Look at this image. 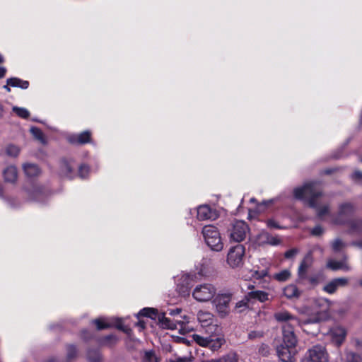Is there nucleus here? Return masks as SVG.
<instances>
[{
  "mask_svg": "<svg viewBox=\"0 0 362 362\" xmlns=\"http://www.w3.org/2000/svg\"><path fill=\"white\" fill-rule=\"evenodd\" d=\"M273 202V200L272 199H270V200H268V201H264L263 202L262 204H265V205H268V204H270Z\"/></svg>",
  "mask_w": 362,
  "mask_h": 362,
  "instance_id": "58",
  "label": "nucleus"
},
{
  "mask_svg": "<svg viewBox=\"0 0 362 362\" xmlns=\"http://www.w3.org/2000/svg\"><path fill=\"white\" fill-rule=\"evenodd\" d=\"M225 343V339L222 337H218L214 338V335L210 334V339L207 347L212 351H216L221 347Z\"/></svg>",
  "mask_w": 362,
  "mask_h": 362,
  "instance_id": "26",
  "label": "nucleus"
},
{
  "mask_svg": "<svg viewBox=\"0 0 362 362\" xmlns=\"http://www.w3.org/2000/svg\"><path fill=\"white\" fill-rule=\"evenodd\" d=\"M329 334L332 343L339 346L346 339V330L343 327L336 326L330 329Z\"/></svg>",
  "mask_w": 362,
  "mask_h": 362,
  "instance_id": "17",
  "label": "nucleus"
},
{
  "mask_svg": "<svg viewBox=\"0 0 362 362\" xmlns=\"http://www.w3.org/2000/svg\"><path fill=\"white\" fill-rule=\"evenodd\" d=\"M12 110L18 117L23 119H27L30 116V112L25 107L13 106Z\"/></svg>",
  "mask_w": 362,
  "mask_h": 362,
  "instance_id": "32",
  "label": "nucleus"
},
{
  "mask_svg": "<svg viewBox=\"0 0 362 362\" xmlns=\"http://www.w3.org/2000/svg\"><path fill=\"white\" fill-rule=\"evenodd\" d=\"M347 284L348 279L346 278H337L327 283L323 287V290L327 293L332 294L339 287L345 286Z\"/></svg>",
  "mask_w": 362,
  "mask_h": 362,
  "instance_id": "22",
  "label": "nucleus"
},
{
  "mask_svg": "<svg viewBox=\"0 0 362 362\" xmlns=\"http://www.w3.org/2000/svg\"><path fill=\"white\" fill-rule=\"evenodd\" d=\"M313 262V256L310 253L305 255L301 262L298 271V279L302 281L308 277V270L311 267Z\"/></svg>",
  "mask_w": 362,
  "mask_h": 362,
  "instance_id": "18",
  "label": "nucleus"
},
{
  "mask_svg": "<svg viewBox=\"0 0 362 362\" xmlns=\"http://www.w3.org/2000/svg\"><path fill=\"white\" fill-rule=\"evenodd\" d=\"M10 86H10V85H8V84L6 83V84L5 86H4V87H3V88H4L5 90H6V91H7V92H10V91H11Z\"/></svg>",
  "mask_w": 362,
  "mask_h": 362,
  "instance_id": "56",
  "label": "nucleus"
},
{
  "mask_svg": "<svg viewBox=\"0 0 362 362\" xmlns=\"http://www.w3.org/2000/svg\"><path fill=\"white\" fill-rule=\"evenodd\" d=\"M75 165L72 160L63 159L60 162L59 174L68 179L74 177V168Z\"/></svg>",
  "mask_w": 362,
  "mask_h": 362,
  "instance_id": "19",
  "label": "nucleus"
},
{
  "mask_svg": "<svg viewBox=\"0 0 362 362\" xmlns=\"http://www.w3.org/2000/svg\"><path fill=\"white\" fill-rule=\"evenodd\" d=\"M77 356V350L75 346L69 345L66 347V358L68 361L74 359Z\"/></svg>",
  "mask_w": 362,
  "mask_h": 362,
  "instance_id": "39",
  "label": "nucleus"
},
{
  "mask_svg": "<svg viewBox=\"0 0 362 362\" xmlns=\"http://www.w3.org/2000/svg\"><path fill=\"white\" fill-rule=\"evenodd\" d=\"M202 233L206 244L211 250L219 252L223 250V243L216 227L211 225L205 226L202 228Z\"/></svg>",
  "mask_w": 362,
  "mask_h": 362,
  "instance_id": "4",
  "label": "nucleus"
},
{
  "mask_svg": "<svg viewBox=\"0 0 362 362\" xmlns=\"http://www.w3.org/2000/svg\"><path fill=\"white\" fill-rule=\"evenodd\" d=\"M167 362H191V358L187 356L180 357L175 356L169 358Z\"/></svg>",
  "mask_w": 362,
  "mask_h": 362,
  "instance_id": "45",
  "label": "nucleus"
},
{
  "mask_svg": "<svg viewBox=\"0 0 362 362\" xmlns=\"http://www.w3.org/2000/svg\"><path fill=\"white\" fill-rule=\"evenodd\" d=\"M323 232H324V229L322 226H316L315 227H314L312 229L311 233L313 235L318 236V235H322L323 233Z\"/></svg>",
  "mask_w": 362,
  "mask_h": 362,
  "instance_id": "49",
  "label": "nucleus"
},
{
  "mask_svg": "<svg viewBox=\"0 0 362 362\" xmlns=\"http://www.w3.org/2000/svg\"><path fill=\"white\" fill-rule=\"evenodd\" d=\"M276 353L282 362H292L296 354V349L282 344L277 347Z\"/></svg>",
  "mask_w": 362,
  "mask_h": 362,
  "instance_id": "15",
  "label": "nucleus"
},
{
  "mask_svg": "<svg viewBox=\"0 0 362 362\" xmlns=\"http://www.w3.org/2000/svg\"><path fill=\"white\" fill-rule=\"evenodd\" d=\"M293 196L297 199L306 201L310 207L316 210L320 218H323L329 212L328 205H320L319 199L322 196V192L320 185L316 182H307L302 187L295 188Z\"/></svg>",
  "mask_w": 362,
  "mask_h": 362,
  "instance_id": "3",
  "label": "nucleus"
},
{
  "mask_svg": "<svg viewBox=\"0 0 362 362\" xmlns=\"http://www.w3.org/2000/svg\"><path fill=\"white\" fill-rule=\"evenodd\" d=\"M350 232L351 233H361L362 232V221L354 220L350 223Z\"/></svg>",
  "mask_w": 362,
  "mask_h": 362,
  "instance_id": "35",
  "label": "nucleus"
},
{
  "mask_svg": "<svg viewBox=\"0 0 362 362\" xmlns=\"http://www.w3.org/2000/svg\"><path fill=\"white\" fill-rule=\"evenodd\" d=\"M117 341V338L114 335H108L103 339V343L109 346L112 345Z\"/></svg>",
  "mask_w": 362,
  "mask_h": 362,
  "instance_id": "46",
  "label": "nucleus"
},
{
  "mask_svg": "<svg viewBox=\"0 0 362 362\" xmlns=\"http://www.w3.org/2000/svg\"><path fill=\"white\" fill-rule=\"evenodd\" d=\"M245 253V249L243 245L230 247L227 255V264L233 269L243 266Z\"/></svg>",
  "mask_w": 362,
  "mask_h": 362,
  "instance_id": "9",
  "label": "nucleus"
},
{
  "mask_svg": "<svg viewBox=\"0 0 362 362\" xmlns=\"http://www.w3.org/2000/svg\"><path fill=\"white\" fill-rule=\"evenodd\" d=\"M358 284H359V285H360L361 286H362V279H360V281H359Z\"/></svg>",
  "mask_w": 362,
  "mask_h": 362,
  "instance_id": "62",
  "label": "nucleus"
},
{
  "mask_svg": "<svg viewBox=\"0 0 362 362\" xmlns=\"http://www.w3.org/2000/svg\"><path fill=\"white\" fill-rule=\"evenodd\" d=\"M181 310L179 308L169 309L163 313H158V310L151 308H145L140 310L139 315L148 317L151 319L158 318L160 326L164 329H177L182 334L189 332L187 325L189 318L187 316H180Z\"/></svg>",
  "mask_w": 362,
  "mask_h": 362,
  "instance_id": "2",
  "label": "nucleus"
},
{
  "mask_svg": "<svg viewBox=\"0 0 362 362\" xmlns=\"http://www.w3.org/2000/svg\"><path fill=\"white\" fill-rule=\"evenodd\" d=\"M90 168L86 165H81L78 168V175L81 178H86L89 174Z\"/></svg>",
  "mask_w": 362,
  "mask_h": 362,
  "instance_id": "44",
  "label": "nucleus"
},
{
  "mask_svg": "<svg viewBox=\"0 0 362 362\" xmlns=\"http://www.w3.org/2000/svg\"><path fill=\"white\" fill-rule=\"evenodd\" d=\"M6 69L4 67H0V78L5 76Z\"/></svg>",
  "mask_w": 362,
  "mask_h": 362,
  "instance_id": "54",
  "label": "nucleus"
},
{
  "mask_svg": "<svg viewBox=\"0 0 362 362\" xmlns=\"http://www.w3.org/2000/svg\"><path fill=\"white\" fill-rule=\"evenodd\" d=\"M247 288L252 290L247 294V298H249L250 300L255 299L263 303L268 300V293L267 292L259 290L254 291L255 286L252 284H249Z\"/></svg>",
  "mask_w": 362,
  "mask_h": 362,
  "instance_id": "23",
  "label": "nucleus"
},
{
  "mask_svg": "<svg viewBox=\"0 0 362 362\" xmlns=\"http://www.w3.org/2000/svg\"><path fill=\"white\" fill-rule=\"evenodd\" d=\"M267 226L269 228H274V229H281L282 228V227H281L277 222H276L273 219H268L267 221Z\"/></svg>",
  "mask_w": 362,
  "mask_h": 362,
  "instance_id": "47",
  "label": "nucleus"
},
{
  "mask_svg": "<svg viewBox=\"0 0 362 362\" xmlns=\"http://www.w3.org/2000/svg\"><path fill=\"white\" fill-rule=\"evenodd\" d=\"M197 320L205 332L211 335L218 334L221 328L216 323L214 315L208 311L200 310L197 313Z\"/></svg>",
  "mask_w": 362,
  "mask_h": 362,
  "instance_id": "6",
  "label": "nucleus"
},
{
  "mask_svg": "<svg viewBox=\"0 0 362 362\" xmlns=\"http://www.w3.org/2000/svg\"><path fill=\"white\" fill-rule=\"evenodd\" d=\"M260 237L265 238V242L272 245H277L280 243V240L277 238L269 235V234L265 231H262L259 234V238Z\"/></svg>",
  "mask_w": 362,
  "mask_h": 362,
  "instance_id": "34",
  "label": "nucleus"
},
{
  "mask_svg": "<svg viewBox=\"0 0 362 362\" xmlns=\"http://www.w3.org/2000/svg\"><path fill=\"white\" fill-rule=\"evenodd\" d=\"M290 276H291L290 271L288 269H284L279 273L275 274L274 275V279H275L276 280H277L279 281H285L287 279H288Z\"/></svg>",
  "mask_w": 362,
  "mask_h": 362,
  "instance_id": "36",
  "label": "nucleus"
},
{
  "mask_svg": "<svg viewBox=\"0 0 362 362\" xmlns=\"http://www.w3.org/2000/svg\"><path fill=\"white\" fill-rule=\"evenodd\" d=\"M331 173V170H327V173Z\"/></svg>",
  "mask_w": 362,
  "mask_h": 362,
  "instance_id": "63",
  "label": "nucleus"
},
{
  "mask_svg": "<svg viewBox=\"0 0 362 362\" xmlns=\"http://www.w3.org/2000/svg\"><path fill=\"white\" fill-rule=\"evenodd\" d=\"M298 251L297 249H295V248L291 249L285 252V257L287 259H291L296 256V255L298 253Z\"/></svg>",
  "mask_w": 362,
  "mask_h": 362,
  "instance_id": "50",
  "label": "nucleus"
},
{
  "mask_svg": "<svg viewBox=\"0 0 362 362\" xmlns=\"http://www.w3.org/2000/svg\"><path fill=\"white\" fill-rule=\"evenodd\" d=\"M138 326H139L141 329H144L145 327V324L143 321H139L138 323H137Z\"/></svg>",
  "mask_w": 362,
  "mask_h": 362,
  "instance_id": "55",
  "label": "nucleus"
},
{
  "mask_svg": "<svg viewBox=\"0 0 362 362\" xmlns=\"http://www.w3.org/2000/svg\"><path fill=\"white\" fill-rule=\"evenodd\" d=\"M250 201V202H255L256 200L255 198H251Z\"/></svg>",
  "mask_w": 362,
  "mask_h": 362,
  "instance_id": "61",
  "label": "nucleus"
},
{
  "mask_svg": "<svg viewBox=\"0 0 362 362\" xmlns=\"http://www.w3.org/2000/svg\"><path fill=\"white\" fill-rule=\"evenodd\" d=\"M262 336H263V332H261V331H251L248 334V337L250 339H255L260 338Z\"/></svg>",
  "mask_w": 362,
  "mask_h": 362,
  "instance_id": "48",
  "label": "nucleus"
},
{
  "mask_svg": "<svg viewBox=\"0 0 362 362\" xmlns=\"http://www.w3.org/2000/svg\"><path fill=\"white\" fill-rule=\"evenodd\" d=\"M142 362H158V360L154 353L151 351H148L144 353Z\"/></svg>",
  "mask_w": 362,
  "mask_h": 362,
  "instance_id": "40",
  "label": "nucleus"
},
{
  "mask_svg": "<svg viewBox=\"0 0 362 362\" xmlns=\"http://www.w3.org/2000/svg\"><path fill=\"white\" fill-rule=\"evenodd\" d=\"M361 161L362 162V158H361Z\"/></svg>",
  "mask_w": 362,
  "mask_h": 362,
  "instance_id": "64",
  "label": "nucleus"
},
{
  "mask_svg": "<svg viewBox=\"0 0 362 362\" xmlns=\"http://www.w3.org/2000/svg\"><path fill=\"white\" fill-rule=\"evenodd\" d=\"M352 177L355 180L362 179V172L355 171L352 175Z\"/></svg>",
  "mask_w": 362,
  "mask_h": 362,
  "instance_id": "52",
  "label": "nucleus"
},
{
  "mask_svg": "<svg viewBox=\"0 0 362 362\" xmlns=\"http://www.w3.org/2000/svg\"><path fill=\"white\" fill-rule=\"evenodd\" d=\"M327 267L333 271L341 269L345 272H348L351 270V267L347 262V257L346 255H344L343 259L340 261H337L333 259H329L327 263Z\"/></svg>",
  "mask_w": 362,
  "mask_h": 362,
  "instance_id": "20",
  "label": "nucleus"
},
{
  "mask_svg": "<svg viewBox=\"0 0 362 362\" xmlns=\"http://www.w3.org/2000/svg\"><path fill=\"white\" fill-rule=\"evenodd\" d=\"M249 231L247 224L243 221H234L228 229L230 240L238 243L244 240Z\"/></svg>",
  "mask_w": 362,
  "mask_h": 362,
  "instance_id": "8",
  "label": "nucleus"
},
{
  "mask_svg": "<svg viewBox=\"0 0 362 362\" xmlns=\"http://www.w3.org/2000/svg\"><path fill=\"white\" fill-rule=\"evenodd\" d=\"M300 313L302 316L298 319L286 310L275 313V320L284 323L282 326L284 344L296 347L297 338L294 334V326L299 325L303 327L309 324H317L324 320L327 315L324 311H318L308 307L303 308L300 310Z\"/></svg>",
  "mask_w": 362,
  "mask_h": 362,
  "instance_id": "1",
  "label": "nucleus"
},
{
  "mask_svg": "<svg viewBox=\"0 0 362 362\" xmlns=\"http://www.w3.org/2000/svg\"><path fill=\"white\" fill-rule=\"evenodd\" d=\"M27 199L31 202L37 203H45L47 199L49 193L42 186L38 185H32L25 189Z\"/></svg>",
  "mask_w": 362,
  "mask_h": 362,
  "instance_id": "10",
  "label": "nucleus"
},
{
  "mask_svg": "<svg viewBox=\"0 0 362 362\" xmlns=\"http://www.w3.org/2000/svg\"><path fill=\"white\" fill-rule=\"evenodd\" d=\"M354 245L362 248V240L354 243Z\"/></svg>",
  "mask_w": 362,
  "mask_h": 362,
  "instance_id": "57",
  "label": "nucleus"
},
{
  "mask_svg": "<svg viewBox=\"0 0 362 362\" xmlns=\"http://www.w3.org/2000/svg\"><path fill=\"white\" fill-rule=\"evenodd\" d=\"M193 298L200 303L211 300L216 294V288L211 284H198L192 291Z\"/></svg>",
  "mask_w": 362,
  "mask_h": 362,
  "instance_id": "5",
  "label": "nucleus"
},
{
  "mask_svg": "<svg viewBox=\"0 0 362 362\" xmlns=\"http://www.w3.org/2000/svg\"><path fill=\"white\" fill-rule=\"evenodd\" d=\"M346 360V362H361L362 361L361 357L358 354H354L353 352L347 353Z\"/></svg>",
  "mask_w": 362,
  "mask_h": 362,
  "instance_id": "43",
  "label": "nucleus"
},
{
  "mask_svg": "<svg viewBox=\"0 0 362 362\" xmlns=\"http://www.w3.org/2000/svg\"><path fill=\"white\" fill-rule=\"evenodd\" d=\"M328 354L325 346L316 345L308 351L305 362H327Z\"/></svg>",
  "mask_w": 362,
  "mask_h": 362,
  "instance_id": "11",
  "label": "nucleus"
},
{
  "mask_svg": "<svg viewBox=\"0 0 362 362\" xmlns=\"http://www.w3.org/2000/svg\"><path fill=\"white\" fill-rule=\"evenodd\" d=\"M23 168L25 174L28 177H37L41 173L39 167L34 163H25L23 165Z\"/></svg>",
  "mask_w": 362,
  "mask_h": 362,
  "instance_id": "24",
  "label": "nucleus"
},
{
  "mask_svg": "<svg viewBox=\"0 0 362 362\" xmlns=\"http://www.w3.org/2000/svg\"><path fill=\"white\" fill-rule=\"evenodd\" d=\"M177 291L182 296H188L192 284V276L189 274H182L177 280Z\"/></svg>",
  "mask_w": 362,
  "mask_h": 362,
  "instance_id": "13",
  "label": "nucleus"
},
{
  "mask_svg": "<svg viewBox=\"0 0 362 362\" xmlns=\"http://www.w3.org/2000/svg\"><path fill=\"white\" fill-rule=\"evenodd\" d=\"M231 299L230 293H218L212 299V304L220 317H224L229 314Z\"/></svg>",
  "mask_w": 362,
  "mask_h": 362,
  "instance_id": "7",
  "label": "nucleus"
},
{
  "mask_svg": "<svg viewBox=\"0 0 362 362\" xmlns=\"http://www.w3.org/2000/svg\"><path fill=\"white\" fill-rule=\"evenodd\" d=\"M352 343L356 346V347L362 346V340L354 338L352 339Z\"/></svg>",
  "mask_w": 362,
  "mask_h": 362,
  "instance_id": "53",
  "label": "nucleus"
},
{
  "mask_svg": "<svg viewBox=\"0 0 362 362\" xmlns=\"http://www.w3.org/2000/svg\"><path fill=\"white\" fill-rule=\"evenodd\" d=\"M197 216L199 221L214 220L218 217L216 210L208 205H202L197 209Z\"/></svg>",
  "mask_w": 362,
  "mask_h": 362,
  "instance_id": "16",
  "label": "nucleus"
},
{
  "mask_svg": "<svg viewBox=\"0 0 362 362\" xmlns=\"http://www.w3.org/2000/svg\"><path fill=\"white\" fill-rule=\"evenodd\" d=\"M354 207L352 204L345 202L339 205L337 216L333 219L336 224H344L354 213Z\"/></svg>",
  "mask_w": 362,
  "mask_h": 362,
  "instance_id": "14",
  "label": "nucleus"
},
{
  "mask_svg": "<svg viewBox=\"0 0 362 362\" xmlns=\"http://www.w3.org/2000/svg\"><path fill=\"white\" fill-rule=\"evenodd\" d=\"M6 153L10 156L16 157L19 153V148L18 146L11 144L6 146Z\"/></svg>",
  "mask_w": 362,
  "mask_h": 362,
  "instance_id": "41",
  "label": "nucleus"
},
{
  "mask_svg": "<svg viewBox=\"0 0 362 362\" xmlns=\"http://www.w3.org/2000/svg\"><path fill=\"white\" fill-rule=\"evenodd\" d=\"M332 249L334 252H340L346 247V243L340 238H336L331 243Z\"/></svg>",
  "mask_w": 362,
  "mask_h": 362,
  "instance_id": "33",
  "label": "nucleus"
},
{
  "mask_svg": "<svg viewBox=\"0 0 362 362\" xmlns=\"http://www.w3.org/2000/svg\"><path fill=\"white\" fill-rule=\"evenodd\" d=\"M3 62H4V58L1 56V54H0V63H2Z\"/></svg>",
  "mask_w": 362,
  "mask_h": 362,
  "instance_id": "60",
  "label": "nucleus"
},
{
  "mask_svg": "<svg viewBox=\"0 0 362 362\" xmlns=\"http://www.w3.org/2000/svg\"><path fill=\"white\" fill-rule=\"evenodd\" d=\"M5 202L11 208H17L20 206V202L15 197H4Z\"/></svg>",
  "mask_w": 362,
  "mask_h": 362,
  "instance_id": "42",
  "label": "nucleus"
},
{
  "mask_svg": "<svg viewBox=\"0 0 362 362\" xmlns=\"http://www.w3.org/2000/svg\"><path fill=\"white\" fill-rule=\"evenodd\" d=\"M249 298H247V295L245 298L238 302L235 305V310L238 313H241L245 310L248 308Z\"/></svg>",
  "mask_w": 362,
  "mask_h": 362,
  "instance_id": "38",
  "label": "nucleus"
},
{
  "mask_svg": "<svg viewBox=\"0 0 362 362\" xmlns=\"http://www.w3.org/2000/svg\"><path fill=\"white\" fill-rule=\"evenodd\" d=\"M192 338H193L194 341L199 345H200L202 346L207 347L210 337H204L199 334H194L192 335Z\"/></svg>",
  "mask_w": 362,
  "mask_h": 362,
  "instance_id": "37",
  "label": "nucleus"
},
{
  "mask_svg": "<svg viewBox=\"0 0 362 362\" xmlns=\"http://www.w3.org/2000/svg\"><path fill=\"white\" fill-rule=\"evenodd\" d=\"M7 83L11 87L20 88L21 89H27L29 86V82L28 81H24L16 77L8 78Z\"/></svg>",
  "mask_w": 362,
  "mask_h": 362,
  "instance_id": "27",
  "label": "nucleus"
},
{
  "mask_svg": "<svg viewBox=\"0 0 362 362\" xmlns=\"http://www.w3.org/2000/svg\"><path fill=\"white\" fill-rule=\"evenodd\" d=\"M306 279H308L309 282L313 285H316L318 284V278L317 276H310L307 277Z\"/></svg>",
  "mask_w": 362,
  "mask_h": 362,
  "instance_id": "51",
  "label": "nucleus"
},
{
  "mask_svg": "<svg viewBox=\"0 0 362 362\" xmlns=\"http://www.w3.org/2000/svg\"><path fill=\"white\" fill-rule=\"evenodd\" d=\"M3 116V106L0 104V118Z\"/></svg>",
  "mask_w": 362,
  "mask_h": 362,
  "instance_id": "59",
  "label": "nucleus"
},
{
  "mask_svg": "<svg viewBox=\"0 0 362 362\" xmlns=\"http://www.w3.org/2000/svg\"><path fill=\"white\" fill-rule=\"evenodd\" d=\"M30 132L35 139L39 141L42 144H47L46 137L40 129L36 127H32Z\"/></svg>",
  "mask_w": 362,
  "mask_h": 362,
  "instance_id": "29",
  "label": "nucleus"
},
{
  "mask_svg": "<svg viewBox=\"0 0 362 362\" xmlns=\"http://www.w3.org/2000/svg\"><path fill=\"white\" fill-rule=\"evenodd\" d=\"M300 291L298 288L293 284L286 286L284 289V295L288 298L298 297Z\"/></svg>",
  "mask_w": 362,
  "mask_h": 362,
  "instance_id": "30",
  "label": "nucleus"
},
{
  "mask_svg": "<svg viewBox=\"0 0 362 362\" xmlns=\"http://www.w3.org/2000/svg\"><path fill=\"white\" fill-rule=\"evenodd\" d=\"M267 276H268V270L267 269H262L260 271L255 270V269H251L249 271V274L244 275L243 277L245 279H262Z\"/></svg>",
  "mask_w": 362,
  "mask_h": 362,
  "instance_id": "28",
  "label": "nucleus"
},
{
  "mask_svg": "<svg viewBox=\"0 0 362 362\" xmlns=\"http://www.w3.org/2000/svg\"><path fill=\"white\" fill-rule=\"evenodd\" d=\"M93 322L99 330L107 329L112 326L116 327L118 329L122 330L124 332H128L129 330L123 325L122 320L119 318L101 317L95 320Z\"/></svg>",
  "mask_w": 362,
  "mask_h": 362,
  "instance_id": "12",
  "label": "nucleus"
},
{
  "mask_svg": "<svg viewBox=\"0 0 362 362\" xmlns=\"http://www.w3.org/2000/svg\"><path fill=\"white\" fill-rule=\"evenodd\" d=\"M4 178L6 182H14L18 177L17 169L15 166H8L3 172Z\"/></svg>",
  "mask_w": 362,
  "mask_h": 362,
  "instance_id": "25",
  "label": "nucleus"
},
{
  "mask_svg": "<svg viewBox=\"0 0 362 362\" xmlns=\"http://www.w3.org/2000/svg\"><path fill=\"white\" fill-rule=\"evenodd\" d=\"M87 358L89 362H101L102 357L96 349L89 350L87 353Z\"/></svg>",
  "mask_w": 362,
  "mask_h": 362,
  "instance_id": "31",
  "label": "nucleus"
},
{
  "mask_svg": "<svg viewBox=\"0 0 362 362\" xmlns=\"http://www.w3.org/2000/svg\"><path fill=\"white\" fill-rule=\"evenodd\" d=\"M91 133L84 131L80 134H71L67 137L69 143L73 144H84L90 141Z\"/></svg>",
  "mask_w": 362,
  "mask_h": 362,
  "instance_id": "21",
  "label": "nucleus"
}]
</instances>
